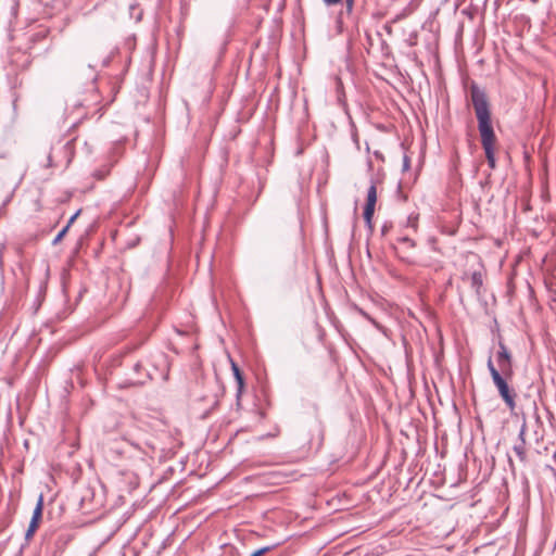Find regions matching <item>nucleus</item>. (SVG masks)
Instances as JSON below:
<instances>
[{
  "label": "nucleus",
  "mask_w": 556,
  "mask_h": 556,
  "mask_svg": "<svg viewBox=\"0 0 556 556\" xmlns=\"http://www.w3.org/2000/svg\"><path fill=\"white\" fill-rule=\"evenodd\" d=\"M470 99L478 119V129L481 137V144L489 166L494 169L496 137L491 123L490 104L486 93L478 85L471 84Z\"/></svg>",
  "instance_id": "nucleus-1"
},
{
  "label": "nucleus",
  "mask_w": 556,
  "mask_h": 556,
  "mask_svg": "<svg viewBox=\"0 0 556 556\" xmlns=\"http://www.w3.org/2000/svg\"><path fill=\"white\" fill-rule=\"evenodd\" d=\"M486 365L492 377L493 383L498 391V394L505 402L506 406L510 410H514L516 408V393L514 392V390L509 388L506 381V378H508L509 376H504L503 374H501L500 370L494 366L491 357H489Z\"/></svg>",
  "instance_id": "nucleus-2"
},
{
  "label": "nucleus",
  "mask_w": 556,
  "mask_h": 556,
  "mask_svg": "<svg viewBox=\"0 0 556 556\" xmlns=\"http://www.w3.org/2000/svg\"><path fill=\"white\" fill-rule=\"evenodd\" d=\"M497 364L498 370L504 376L513 375L511 355L503 342L498 343Z\"/></svg>",
  "instance_id": "nucleus-3"
},
{
  "label": "nucleus",
  "mask_w": 556,
  "mask_h": 556,
  "mask_svg": "<svg viewBox=\"0 0 556 556\" xmlns=\"http://www.w3.org/2000/svg\"><path fill=\"white\" fill-rule=\"evenodd\" d=\"M377 202V190L372 184L367 191V201L364 208V218L369 224L375 212V205Z\"/></svg>",
  "instance_id": "nucleus-4"
},
{
  "label": "nucleus",
  "mask_w": 556,
  "mask_h": 556,
  "mask_svg": "<svg viewBox=\"0 0 556 556\" xmlns=\"http://www.w3.org/2000/svg\"><path fill=\"white\" fill-rule=\"evenodd\" d=\"M323 1L327 7H333L341 2H344L345 12L348 14H351L353 12L354 4H355V0H323Z\"/></svg>",
  "instance_id": "nucleus-5"
},
{
  "label": "nucleus",
  "mask_w": 556,
  "mask_h": 556,
  "mask_svg": "<svg viewBox=\"0 0 556 556\" xmlns=\"http://www.w3.org/2000/svg\"><path fill=\"white\" fill-rule=\"evenodd\" d=\"M231 367H232L233 376L236 378L237 386H238L237 395L239 396L243 389V377H242L241 371L236 363L232 362Z\"/></svg>",
  "instance_id": "nucleus-6"
},
{
  "label": "nucleus",
  "mask_w": 556,
  "mask_h": 556,
  "mask_svg": "<svg viewBox=\"0 0 556 556\" xmlns=\"http://www.w3.org/2000/svg\"><path fill=\"white\" fill-rule=\"evenodd\" d=\"M42 509H43V497H42V495H40L38 501H37L36 507H35V509L33 511V517H31L30 520H35L37 522H40L41 517H42Z\"/></svg>",
  "instance_id": "nucleus-7"
},
{
  "label": "nucleus",
  "mask_w": 556,
  "mask_h": 556,
  "mask_svg": "<svg viewBox=\"0 0 556 556\" xmlns=\"http://www.w3.org/2000/svg\"><path fill=\"white\" fill-rule=\"evenodd\" d=\"M514 452L515 454L521 459V460H525L526 458V451H525V445H523V441L518 444V445H515L514 446Z\"/></svg>",
  "instance_id": "nucleus-8"
},
{
  "label": "nucleus",
  "mask_w": 556,
  "mask_h": 556,
  "mask_svg": "<svg viewBox=\"0 0 556 556\" xmlns=\"http://www.w3.org/2000/svg\"><path fill=\"white\" fill-rule=\"evenodd\" d=\"M471 282L475 288L479 289L480 286L482 285L481 275L479 273H473L471 277Z\"/></svg>",
  "instance_id": "nucleus-9"
},
{
  "label": "nucleus",
  "mask_w": 556,
  "mask_h": 556,
  "mask_svg": "<svg viewBox=\"0 0 556 556\" xmlns=\"http://www.w3.org/2000/svg\"><path fill=\"white\" fill-rule=\"evenodd\" d=\"M67 231H68V226L63 227V229L53 239L52 243L54 245L58 244L63 239V237L66 235Z\"/></svg>",
  "instance_id": "nucleus-10"
},
{
  "label": "nucleus",
  "mask_w": 556,
  "mask_h": 556,
  "mask_svg": "<svg viewBox=\"0 0 556 556\" xmlns=\"http://www.w3.org/2000/svg\"><path fill=\"white\" fill-rule=\"evenodd\" d=\"M270 549H271V547L265 546V547H262V548L255 551L250 556H263L264 554H266Z\"/></svg>",
  "instance_id": "nucleus-11"
},
{
  "label": "nucleus",
  "mask_w": 556,
  "mask_h": 556,
  "mask_svg": "<svg viewBox=\"0 0 556 556\" xmlns=\"http://www.w3.org/2000/svg\"><path fill=\"white\" fill-rule=\"evenodd\" d=\"M400 241L405 243V244H407V245H409V247H412V248L415 247L414 240H412L408 237H402V238H400Z\"/></svg>",
  "instance_id": "nucleus-12"
},
{
  "label": "nucleus",
  "mask_w": 556,
  "mask_h": 556,
  "mask_svg": "<svg viewBox=\"0 0 556 556\" xmlns=\"http://www.w3.org/2000/svg\"><path fill=\"white\" fill-rule=\"evenodd\" d=\"M410 161L407 155H404L403 157V170H407L409 168Z\"/></svg>",
  "instance_id": "nucleus-13"
},
{
  "label": "nucleus",
  "mask_w": 556,
  "mask_h": 556,
  "mask_svg": "<svg viewBox=\"0 0 556 556\" xmlns=\"http://www.w3.org/2000/svg\"><path fill=\"white\" fill-rule=\"evenodd\" d=\"M39 527V522L35 521V520H30L29 522V526L28 528L31 530V531H36Z\"/></svg>",
  "instance_id": "nucleus-14"
},
{
  "label": "nucleus",
  "mask_w": 556,
  "mask_h": 556,
  "mask_svg": "<svg viewBox=\"0 0 556 556\" xmlns=\"http://www.w3.org/2000/svg\"><path fill=\"white\" fill-rule=\"evenodd\" d=\"M80 211H77L67 222L66 226H68V228L71 227V225L75 222V219L77 218V216L79 215Z\"/></svg>",
  "instance_id": "nucleus-15"
},
{
  "label": "nucleus",
  "mask_w": 556,
  "mask_h": 556,
  "mask_svg": "<svg viewBox=\"0 0 556 556\" xmlns=\"http://www.w3.org/2000/svg\"><path fill=\"white\" fill-rule=\"evenodd\" d=\"M35 532H36V531H31V530L28 528V529H27V531H26V533H25V539H26V540H29V539L34 535V533H35Z\"/></svg>",
  "instance_id": "nucleus-16"
},
{
  "label": "nucleus",
  "mask_w": 556,
  "mask_h": 556,
  "mask_svg": "<svg viewBox=\"0 0 556 556\" xmlns=\"http://www.w3.org/2000/svg\"><path fill=\"white\" fill-rule=\"evenodd\" d=\"M409 225H412L413 228H416V219H413L412 217L408 218Z\"/></svg>",
  "instance_id": "nucleus-17"
},
{
  "label": "nucleus",
  "mask_w": 556,
  "mask_h": 556,
  "mask_svg": "<svg viewBox=\"0 0 556 556\" xmlns=\"http://www.w3.org/2000/svg\"><path fill=\"white\" fill-rule=\"evenodd\" d=\"M140 368H141V365H140V364H136V365H135V367H134V369H135L136 371H138Z\"/></svg>",
  "instance_id": "nucleus-18"
},
{
  "label": "nucleus",
  "mask_w": 556,
  "mask_h": 556,
  "mask_svg": "<svg viewBox=\"0 0 556 556\" xmlns=\"http://www.w3.org/2000/svg\"><path fill=\"white\" fill-rule=\"evenodd\" d=\"M143 381L142 380H136L134 383H142Z\"/></svg>",
  "instance_id": "nucleus-19"
},
{
  "label": "nucleus",
  "mask_w": 556,
  "mask_h": 556,
  "mask_svg": "<svg viewBox=\"0 0 556 556\" xmlns=\"http://www.w3.org/2000/svg\"><path fill=\"white\" fill-rule=\"evenodd\" d=\"M135 9H137V7H136V5H130V10H131V11H132V10H135Z\"/></svg>",
  "instance_id": "nucleus-20"
}]
</instances>
